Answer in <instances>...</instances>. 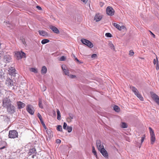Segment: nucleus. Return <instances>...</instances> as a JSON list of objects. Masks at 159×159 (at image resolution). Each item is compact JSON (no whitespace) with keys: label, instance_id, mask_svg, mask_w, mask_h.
<instances>
[{"label":"nucleus","instance_id":"f257e3e1","mask_svg":"<svg viewBox=\"0 0 159 159\" xmlns=\"http://www.w3.org/2000/svg\"><path fill=\"white\" fill-rule=\"evenodd\" d=\"M130 88L132 90V92L134 93L135 95L141 101H143V98L142 95L139 93L138 89L134 86H130Z\"/></svg>","mask_w":159,"mask_h":159},{"label":"nucleus","instance_id":"f03ea898","mask_svg":"<svg viewBox=\"0 0 159 159\" xmlns=\"http://www.w3.org/2000/svg\"><path fill=\"white\" fill-rule=\"evenodd\" d=\"M8 136L9 138L15 139L18 137V133L15 130H10Z\"/></svg>","mask_w":159,"mask_h":159},{"label":"nucleus","instance_id":"7ed1b4c3","mask_svg":"<svg viewBox=\"0 0 159 159\" xmlns=\"http://www.w3.org/2000/svg\"><path fill=\"white\" fill-rule=\"evenodd\" d=\"M151 136V144H153L155 140V136L154 131L150 127L149 128Z\"/></svg>","mask_w":159,"mask_h":159},{"label":"nucleus","instance_id":"20e7f679","mask_svg":"<svg viewBox=\"0 0 159 159\" xmlns=\"http://www.w3.org/2000/svg\"><path fill=\"white\" fill-rule=\"evenodd\" d=\"M11 104V101L9 98V97L4 98L3 100V107H6Z\"/></svg>","mask_w":159,"mask_h":159},{"label":"nucleus","instance_id":"39448f33","mask_svg":"<svg viewBox=\"0 0 159 159\" xmlns=\"http://www.w3.org/2000/svg\"><path fill=\"white\" fill-rule=\"evenodd\" d=\"M0 118L2 121L7 124H8L10 120V117L7 115L0 116Z\"/></svg>","mask_w":159,"mask_h":159},{"label":"nucleus","instance_id":"423d86ee","mask_svg":"<svg viewBox=\"0 0 159 159\" xmlns=\"http://www.w3.org/2000/svg\"><path fill=\"white\" fill-rule=\"evenodd\" d=\"M25 54L24 52L22 51H19L15 52V56L17 59L19 60L24 57H25Z\"/></svg>","mask_w":159,"mask_h":159},{"label":"nucleus","instance_id":"0eeeda50","mask_svg":"<svg viewBox=\"0 0 159 159\" xmlns=\"http://www.w3.org/2000/svg\"><path fill=\"white\" fill-rule=\"evenodd\" d=\"M81 41L83 44L87 45L90 48H92L93 47V44L89 41L87 39H81Z\"/></svg>","mask_w":159,"mask_h":159},{"label":"nucleus","instance_id":"6e6552de","mask_svg":"<svg viewBox=\"0 0 159 159\" xmlns=\"http://www.w3.org/2000/svg\"><path fill=\"white\" fill-rule=\"evenodd\" d=\"M115 13L114 10L111 7L108 6L106 9V13L110 16H113Z\"/></svg>","mask_w":159,"mask_h":159},{"label":"nucleus","instance_id":"1a4fd4ad","mask_svg":"<svg viewBox=\"0 0 159 159\" xmlns=\"http://www.w3.org/2000/svg\"><path fill=\"white\" fill-rule=\"evenodd\" d=\"M6 108L7 111L11 114H12L15 111V107L12 104L7 106L6 107Z\"/></svg>","mask_w":159,"mask_h":159},{"label":"nucleus","instance_id":"9d476101","mask_svg":"<svg viewBox=\"0 0 159 159\" xmlns=\"http://www.w3.org/2000/svg\"><path fill=\"white\" fill-rule=\"evenodd\" d=\"M8 71L9 75L13 76H15L16 74V70L14 67H9L8 68Z\"/></svg>","mask_w":159,"mask_h":159},{"label":"nucleus","instance_id":"9b49d317","mask_svg":"<svg viewBox=\"0 0 159 159\" xmlns=\"http://www.w3.org/2000/svg\"><path fill=\"white\" fill-rule=\"evenodd\" d=\"M26 110L30 114L33 115L34 113V110L32 105H28L26 107Z\"/></svg>","mask_w":159,"mask_h":159},{"label":"nucleus","instance_id":"f8f14e48","mask_svg":"<svg viewBox=\"0 0 159 159\" xmlns=\"http://www.w3.org/2000/svg\"><path fill=\"white\" fill-rule=\"evenodd\" d=\"M96 145L98 150L104 148V146L100 140H97L96 141Z\"/></svg>","mask_w":159,"mask_h":159},{"label":"nucleus","instance_id":"ddd939ff","mask_svg":"<svg viewBox=\"0 0 159 159\" xmlns=\"http://www.w3.org/2000/svg\"><path fill=\"white\" fill-rule=\"evenodd\" d=\"M152 97L155 102L159 105V97L156 94L153 93L151 94Z\"/></svg>","mask_w":159,"mask_h":159},{"label":"nucleus","instance_id":"4468645a","mask_svg":"<svg viewBox=\"0 0 159 159\" xmlns=\"http://www.w3.org/2000/svg\"><path fill=\"white\" fill-rule=\"evenodd\" d=\"M102 155L105 158H108V155L106 150L103 148L99 150Z\"/></svg>","mask_w":159,"mask_h":159},{"label":"nucleus","instance_id":"2eb2a0df","mask_svg":"<svg viewBox=\"0 0 159 159\" xmlns=\"http://www.w3.org/2000/svg\"><path fill=\"white\" fill-rule=\"evenodd\" d=\"M49 28L55 33L56 34H59V31L58 29L52 25H50L49 26Z\"/></svg>","mask_w":159,"mask_h":159},{"label":"nucleus","instance_id":"dca6fc26","mask_svg":"<svg viewBox=\"0 0 159 159\" xmlns=\"http://www.w3.org/2000/svg\"><path fill=\"white\" fill-rule=\"evenodd\" d=\"M37 153L36 149L34 148H33L29 149L28 154L29 156H30L32 154L36 155Z\"/></svg>","mask_w":159,"mask_h":159},{"label":"nucleus","instance_id":"f3484780","mask_svg":"<svg viewBox=\"0 0 159 159\" xmlns=\"http://www.w3.org/2000/svg\"><path fill=\"white\" fill-rule=\"evenodd\" d=\"M66 68L65 65H62L61 66V68L65 74L69 76V70L68 69H66Z\"/></svg>","mask_w":159,"mask_h":159},{"label":"nucleus","instance_id":"a211bd4d","mask_svg":"<svg viewBox=\"0 0 159 159\" xmlns=\"http://www.w3.org/2000/svg\"><path fill=\"white\" fill-rule=\"evenodd\" d=\"M40 35L44 37H47L48 36V33L44 30H39L38 31Z\"/></svg>","mask_w":159,"mask_h":159},{"label":"nucleus","instance_id":"6ab92c4d","mask_svg":"<svg viewBox=\"0 0 159 159\" xmlns=\"http://www.w3.org/2000/svg\"><path fill=\"white\" fill-rule=\"evenodd\" d=\"M4 58L6 63L10 62L11 60V57L8 55H5L4 56Z\"/></svg>","mask_w":159,"mask_h":159},{"label":"nucleus","instance_id":"aec40b11","mask_svg":"<svg viewBox=\"0 0 159 159\" xmlns=\"http://www.w3.org/2000/svg\"><path fill=\"white\" fill-rule=\"evenodd\" d=\"M102 18V16L100 15L99 14H97L94 17V20L96 21H98L100 20Z\"/></svg>","mask_w":159,"mask_h":159},{"label":"nucleus","instance_id":"412c9836","mask_svg":"<svg viewBox=\"0 0 159 159\" xmlns=\"http://www.w3.org/2000/svg\"><path fill=\"white\" fill-rule=\"evenodd\" d=\"M17 105L18 108L19 109L23 108L25 106V104L24 103L20 101L18 102H17Z\"/></svg>","mask_w":159,"mask_h":159},{"label":"nucleus","instance_id":"4be33fe9","mask_svg":"<svg viewBox=\"0 0 159 159\" xmlns=\"http://www.w3.org/2000/svg\"><path fill=\"white\" fill-rule=\"evenodd\" d=\"M6 84L9 87H12L13 86H14V84H15V83H14L13 81L11 80H9L7 81Z\"/></svg>","mask_w":159,"mask_h":159},{"label":"nucleus","instance_id":"5701e85b","mask_svg":"<svg viewBox=\"0 0 159 159\" xmlns=\"http://www.w3.org/2000/svg\"><path fill=\"white\" fill-rule=\"evenodd\" d=\"M5 73L2 70H0V78L2 80L4 79Z\"/></svg>","mask_w":159,"mask_h":159},{"label":"nucleus","instance_id":"b1692460","mask_svg":"<svg viewBox=\"0 0 159 159\" xmlns=\"http://www.w3.org/2000/svg\"><path fill=\"white\" fill-rule=\"evenodd\" d=\"M46 132L49 138H51L53 136L52 132L50 129H47L46 130Z\"/></svg>","mask_w":159,"mask_h":159},{"label":"nucleus","instance_id":"393cba45","mask_svg":"<svg viewBox=\"0 0 159 159\" xmlns=\"http://www.w3.org/2000/svg\"><path fill=\"white\" fill-rule=\"evenodd\" d=\"M47 71V69L46 66H43L41 70V73L42 74H45Z\"/></svg>","mask_w":159,"mask_h":159},{"label":"nucleus","instance_id":"a878e982","mask_svg":"<svg viewBox=\"0 0 159 159\" xmlns=\"http://www.w3.org/2000/svg\"><path fill=\"white\" fill-rule=\"evenodd\" d=\"M108 45L111 49L113 50H115L114 46L111 42L109 41L108 43Z\"/></svg>","mask_w":159,"mask_h":159},{"label":"nucleus","instance_id":"bb28decb","mask_svg":"<svg viewBox=\"0 0 159 159\" xmlns=\"http://www.w3.org/2000/svg\"><path fill=\"white\" fill-rule=\"evenodd\" d=\"M114 110L117 112H119L120 111V107L117 106L115 105L113 107Z\"/></svg>","mask_w":159,"mask_h":159},{"label":"nucleus","instance_id":"cd10ccee","mask_svg":"<svg viewBox=\"0 0 159 159\" xmlns=\"http://www.w3.org/2000/svg\"><path fill=\"white\" fill-rule=\"evenodd\" d=\"M57 119L60 120L61 119V113L60 111L58 109H57Z\"/></svg>","mask_w":159,"mask_h":159},{"label":"nucleus","instance_id":"c85d7f7f","mask_svg":"<svg viewBox=\"0 0 159 159\" xmlns=\"http://www.w3.org/2000/svg\"><path fill=\"white\" fill-rule=\"evenodd\" d=\"M49 42V40L48 39H44L42 40L41 41V43L43 44H46Z\"/></svg>","mask_w":159,"mask_h":159},{"label":"nucleus","instance_id":"c756f323","mask_svg":"<svg viewBox=\"0 0 159 159\" xmlns=\"http://www.w3.org/2000/svg\"><path fill=\"white\" fill-rule=\"evenodd\" d=\"M39 107L40 108H43V106L42 104V100L40 98H39Z\"/></svg>","mask_w":159,"mask_h":159},{"label":"nucleus","instance_id":"7c9ffc66","mask_svg":"<svg viewBox=\"0 0 159 159\" xmlns=\"http://www.w3.org/2000/svg\"><path fill=\"white\" fill-rule=\"evenodd\" d=\"M121 126L123 128H126L127 127L128 125L125 122H122Z\"/></svg>","mask_w":159,"mask_h":159},{"label":"nucleus","instance_id":"2f4dec72","mask_svg":"<svg viewBox=\"0 0 159 159\" xmlns=\"http://www.w3.org/2000/svg\"><path fill=\"white\" fill-rule=\"evenodd\" d=\"M92 152L93 153L94 155H95V157L97 158V152L95 150V148L94 146L92 147Z\"/></svg>","mask_w":159,"mask_h":159},{"label":"nucleus","instance_id":"473e14b6","mask_svg":"<svg viewBox=\"0 0 159 159\" xmlns=\"http://www.w3.org/2000/svg\"><path fill=\"white\" fill-rule=\"evenodd\" d=\"M20 40L22 42L23 44L25 45L26 44V42L25 41V39L23 37H20Z\"/></svg>","mask_w":159,"mask_h":159},{"label":"nucleus","instance_id":"72a5a7b5","mask_svg":"<svg viewBox=\"0 0 159 159\" xmlns=\"http://www.w3.org/2000/svg\"><path fill=\"white\" fill-rule=\"evenodd\" d=\"M113 25L114 26L117 28L118 30H119V29L120 28V26L118 24L116 23H114L113 24Z\"/></svg>","mask_w":159,"mask_h":159},{"label":"nucleus","instance_id":"f704fd0d","mask_svg":"<svg viewBox=\"0 0 159 159\" xmlns=\"http://www.w3.org/2000/svg\"><path fill=\"white\" fill-rule=\"evenodd\" d=\"M57 129L59 131H62V126L60 125H58L57 127Z\"/></svg>","mask_w":159,"mask_h":159},{"label":"nucleus","instance_id":"c9c22d12","mask_svg":"<svg viewBox=\"0 0 159 159\" xmlns=\"http://www.w3.org/2000/svg\"><path fill=\"white\" fill-rule=\"evenodd\" d=\"M30 70L34 73H37L38 72L37 69L35 68H31L30 69Z\"/></svg>","mask_w":159,"mask_h":159},{"label":"nucleus","instance_id":"e433bc0d","mask_svg":"<svg viewBox=\"0 0 159 159\" xmlns=\"http://www.w3.org/2000/svg\"><path fill=\"white\" fill-rule=\"evenodd\" d=\"M66 129L67 130L69 133H70L72 131V127L71 126H67Z\"/></svg>","mask_w":159,"mask_h":159},{"label":"nucleus","instance_id":"4c0bfd02","mask_svg":"<svg viewBox=\"0 0 159 159\" xmlns=\"http://www.w3.org/2000/svg\"><path fill=\"white\" fill-rule=\"evenodd\" d=\"M3 145L2 146V147L0 148V150H2L3 149H4L6 147V145L7 143L5 142H3Z\"/></svg>","mask_w":159,"mask_h":159},{"label":"nucleus","instance_id":"58836bf2","mask_svg":"<svg viewBox=\"0 0 159 159\" xmlns=\"http://www.w3.org/2000/svg\"><path fill=\"white\" fill-rule=\"evenodd\" d=\"M69 117H68L70 119H72L74 118V116L73 114L71 113H69Z\"/></svg>","mask_w":159,"mask_h":159},{"label":"nucleus","instance_id":"ea45409f","mask_svg":"<svg viewBox=\"0 0 159 159\" xmlns=\"http://www.w3.org/2000/svg\"><path fill=\"white\" fill-rule=\"evenodd\" d=\"M105 36L107 37H112V35L110 33H106L105 34Z\"/></svg>","mask_w":159,"mask_h":159},{"label":"nucleus","instance_id":"a19ab883","mask_svg":"<svg viewBox=\"0 0 159 159\" xmlns=\"http://www.w3.org/2000/svg\"><path fill=\"white\" fill-rule=\"evenodd\" d=\"M134 54V52L132 50H130L129 52V55L130 56H133Z\"/></svg>","mask_w":159,"mask_h":159},{"label":"nucleus","instance_id":"79ce46f5","mask_svg":"<svg viewBox=\"0 0 159 159\" xmlns=\"http://www.w3.org/2000/svg\"><path fill=\"white\" fill-rule=\"evenodd\" d=\"M67 125L66 123L65 122H64L63 124V128L64 129H66V127H67Z\"/></svg>","mask_w":159,"mask_h":159},{"label":"nucleus","instance_id":"37998d69","mask_svg":"<svg viewBox=\"0 0 159 159\" xmlns=\"http://www.w3.org/2000/svg\"><path fill=\"white\" fill-rule=\"evenodd\" d=\"M66 59V57L65 56H63L61 57L60 58V60L61 61H65Z\"/></svg>","mask_w":159,"mask_h":159},{"label":"nucleus","instance_id":"c03bdc74","mask_svg":"<svg viewBox=\"0 0 159 159\" xmlns=\"http://www.w3.org/2000/svg\"><path fill=\"white\" fill-rule=\"evenodd\" d=\"M97 57V55L96 54H93L91 56V57L92 58H96Z\"/></svg>","mask_w":159,"mask_h":159},{"label":"nucleus","instance_id":"a18cd8bd","mask_svg":"<svg viewBox=\"0 0 159 159\" xmlns=\"http://www.w3.org/2000/svg\"><path fill=\"white\" fill-rule=\"evenodd\" d=\"M120 28L119 29L120 30H121V29H125V27L124 25H122L121 26H120Z\"/></svg>","mask_w":159,"mask_h":159},{"label":"nucleus","instance_id":"49530a36","mask_svg":"<svg viewBox=\"0 0 159 159\" xmlns=\"http://www.w3.org/2000/svg\"><path fill=\"white\" fill-rule=\"evenodd\" d=\"M70 77L71 78L73 79L76 77V76L75 75H70Z\"/></svg>","mask_w":159,"mask_h":159},{"label":"nucleus","instance_id":"de8ad7c7","mask_svg":"<svg viewBox=\"0 0 159 159\" xmlns=\"http://www.w3.org/2000/svg\"><path fill=\"white\" fill-rule=\"evenodd\" d=\"M37 116H38V118H39V119L42 118L41 115L39 113H38Z\"/></svg>","mask_w":159,"mask_h":159},{"label":"nucleus","instance_id":"09e8293b","mask_svg":"<svg viewBox=\"0 0 159 159\" xmlns=\"http://www.w3.org/2000/svg\"><path fill=\"white\" fill-rule=\"evenodd\" d=\"M66 120H67V121L68 122H70L71 121L72 119H70L69 117L67 118L66 119Z\"/></svg>","mask_w":159,"mask_h":159},{"label":"nucleus","instance_id":"8fccbe9b","mask_svg":"<svg viewBox=\"0 0 159 159\" xmlns=\"http://www.w3.org/2000/svg\"><path fill=\"white\" fill-rule=\"evenodd\" d=\"M156 69L157 70L159 69V65L158 64V62L157 63Z\"/></svg>","mask_w":159,"mask_h":159},{"label":"nucleus","instance_id":"3c124183","mask_svg":"<svg viewBox=\"0 0 159 159\" xmlns=\"http://www.w3.org/2000/svg\"><path fill=\"white\" fill-rule=\"evenodd\" d=\"M12 88L13 89H17V86H16V85H14L13 86Z\"/></svg>","mask_w":159,"mask_h":159},{"label":"nucleus","instance_id":"603ef678","mask_svg":"<svg viewBox=\"0 0 159 159\" xmlns=\"http://www.w3.org/2000/svg\"><path fill=\"white\" fill-rule=\"evenodd\" d=\"M158 62L157 59H154L153 60V63L154 64H156V62Z\"/></svg>","mask_w":159,"mask_h":159},{"label":"nucleus","instance_id":"864d4df0","mask_svg":"<svg viewBox=\"0 0 159 159\" xmlns=\"http://www.w3.org/2000/svg\"><path fill=\"white\" fill-rule=\"evenodd\" d=\"M36 8L39 10H42L41 7H40L39 6H36Z\"/></svg>","mask_w":159,"mask_h":159},{"label":"nucleus","instance_id":"5fc2aeb1","mask_svg":"<svg viewBox=\"0 0 159 159\" xmlns=\"http://www.w3.org/2000/svg\"><path fill=\"white\" fill-rule=\"evenodd\" d=\"M144 137H143H143H141V143H143V142L144 140Z\"/></svg>","mask_w":159,"mask_h":159},{"label":"nucleus","instance_id":"6e6d98bb","mask_svg":"<svg viewBox=\"0 0 159 159\" xmlns=\"http://www.w3.org/2000/svg\"><path fill=\"white\" fill-rule=\"evenodd\" d=\"M56 142L57 143H60L61 142V141L60 139H57L56 140Z\"/></svg>","mask_w":159,"mask_h":159},{"label":"nucleus","instance_id":"4d7b16f0","mask_svg":"<svg viewBox=\"0 0 159 159\" xmlns=\"http://www.w3.org/2000/svg\"><path fill=\"white\" fill-rule=\"evenodd\" d=\"M83 2L85 3L86 4L87 3L88 0H81Z\"/></svg>","mask_w":159,"mask_h":159},{"label":"nucleus","instance_id":"13d9d810","mask_svg":"<svg viewBox=\"0 0 159 159\" xmlns=\"http://www.w3.org/2000/svg\"><path fill=\"white\" fill-rule=\"evenodd\" d=\"M74 57H75V60L77 61L78 62H79L80 63H81V62H80V61H79V60L76 57H75L74 56Z\"/></svg>","mask_w":159,"mask_h":159},{"label":"nucleus","instance_id":"bf43d9fd","mask_svg":"<svg viewBox=\"0 0 159 159\" xmlns=\"http://www.w3.org/2000/svg\"><path fill=\"white\" fill-rule=\"evenodd\" d=\"M43 127H44V128L46 130L47 129V127H46V125H45V124L44 125H43Z\"/></svg>","mask_w":159,"mask_h":159},{"label":"nucleus","instance_id":"052dcab7","mask_svg":"<svg viewBox=\"0 0 159 159\" xmlns=\"http://www.w3.org/2000/svg\"><path fill=\"white\" fill-rule=\"evenodd\" d=\"M103 5V3L102 2H101L100 3V6H101V7H102Z\"/></svg>","mask_w":159,"mask_h":159},{"label":"nucleus","instance_id":"680f3d73","mask_svg":"<svg viewBox=\"0 0 159 159\" xmlns=\"http://www.w3.org/2000/svg\"><path fill=\"white\" fill-rule=\"evenodd\" d=\"M43 89H44V91H45L46 90V88L45 86H44V87H43Z\"/></svg>","mask_w":159,"mask_h":159},{"label":"nucleus","instance_id":"e2e57ef3","mask_svg":"<svg viewBox=\"0 0 159 159\" xmlns=\"http://www.w3.org/2000/svg\"><path fill=\"white\" fill-rule=\"evenodd\" d=\"M34 155L32 156V158H34V157L36 156V155H35L34 154H33Z\"/></svg>","mask_w":159,"mask_h":159},{"label":"nucleus","instance_id":"0e129e2a","mask_svg":"<svg viewBox=\"0 0 159 159\" xmlns=\"http://www.w3.org/2000/svg\"><path fill=\"white\" fill-rule=\"evenodd\" d=\"M41 124H42V125H44L45 124V123H44V122L43 121H42L41 122Z\"/></svg>","mask_w":159,"mask_h":159},{"label":"nucleus","instance_id":"69168bd1","mask_svg":"<svg viewBox=\"0 0 159 159\" xmlns=\"http://www.w3.org/2000/svg\"><path fill=\"white\" fill-rule=\"evenodd\" d=\"M152 34L153 36V37H155V36L153 33H152Z\"/></svg>","mask_w":159,"mask_h":159},{"label":"nucleus","instance_id":"338daca9","mask_svg":"<svg viewBox=\"0 0 159 159\" xmlns=\"http://www.w3.org/2000/svg\"><path fill=\"white\" fill-rule=\"evenodd\" d=\"M39 120L41 122L42 121H43L42 120V118L40 119Z\"/></svg>","mask_w":159,"mask_h":159},{"label":"nucleus","instance_id":"774afa93","mask_svg":"<svg viewBox=\"0 0 159 159\" xmlns=\"http://www.w3.org/2000/svg\"><path fill=\"white\" fill-rule=\"evenodd\" d=\"M54 114H55V111H54Z\"/></svg>","mask_w":159,"mask_h":159}]
</instances>
